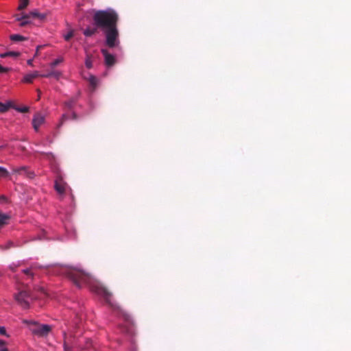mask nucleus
<instances>
[{"mask_svg":"<svg viewBox=\"0 0 351 351\" xmlns=\"http://www.w3.org/2000/svg\"><path fill=\"white\" fill-rule=\"evenodd\" d=\"M55 267L60 271V274L65 275L76 287L80 288L84 285H88L92 291L103 297L113 308L121 310L120 306L112 301V293L101 283L93 280L89 274L75 267Z\"/></svg>","mask_w":351,"mask_h":351,"instance_id":"f257e3e1","label":"nucleus"},{"mask_svg":"<svg viewBox=\"0 0 351 351\" xmlns=\"http://www.w3.org/2000/svg\"><path fill=\"white\" fill-rule=\"evenodd\" d=\"M94 24L101 28L106 37V45L109 48L119 45V32L117 28L119 14L111 8L95 11L93 16Z\"/></svg>","mask_w":351,"mask_h":351,"instance_id":"f03ea898","label":"nucleus"},{"mask_svg":"<svg viewBox=\"0 0 351 351\" xmlns=\"http://www.w3.org/2000/svg\"><path fill=\"white\" fill-rule=\"evenodd\" d=\"M14 298L18 304L25 309L29 307V302L33 299L31 293L27 290L19 292Z\"/></svg>","mask_w":351,"mask_h":351,"instance_id":"7ed1b4c3","label":"nucleus"},{"mask_svg":"<svg viewBox=\"0 0 351 351\" xmlns=\"http://www.w3.org/2000/svg\"><path fill=\"white\" fill-rule=\"evenodd\" d=\"M51 326L49 325L43 324L38 325L37 324L35 327H31L30 330L32 332L39 337H45L47 336L49 332L51 331Z\"/></svg>","mask_w":351,"mask_h":351,"instance_id":"20e7f679","label":"nucleus"},{"mask_svg":"<svg viewBox=\"0 0 351 351\" xmlns=\"http://www.w3.org/2000/svg\"><path fill=\"white\" fill-rule=\"evenodd\" d=\"M66 186H67V184L64 181L62 177L60 175L58 176L55 180V184H54V188H55L56 191L60 195H63L65 193Z\"/></svg>","mask_w":351,"mask_h":351,"instance_id":"39448f33","label":"nucleus"},{"mask_svg":"<svg viewBox=\"0 0 351 351\" xmlns=\"http://www.w3.org/2000/svg\"><path fill=\"white\" fill-rule=\"evenodd\" d=\"M101 52L104 57V62L107 66H112L115 64V57L110 53L106 49H101Z\"/></svg>","mask_w":351,"mask_h":351,"instance_id":"423d86ee","label":"nucleus"},{"mask_svg":"<svg viewBox=\"0 0 351 351\" xmlns=\"http://www.w3.org/2000/svg\"><path fill=\"white\" fill-rule=\"evenodd\" d=\"M45 117L40 113H37L35 114L33 120L32 124L34 130L37 132L38 130L39 127L44 123Z\"/></svg>","mask_w":351,"mask_h":351,"instance_id":"0eeeda50","label":"nucleus"},{"mask_svg":"<svg viewBox=\"0 0 351 351\" xmlns=\"http://www.w3.org/2000/svg\"><path fill=\"white\" fill-rule=\"evenodd\" d=\"M14 171L19 175L25 176L27 178L32 179L34 177V173L30 171L27 167H21L14 169Z\"/></svg>","mask_w":351,"mask_h":351,"instance_id":"6e6552de","label":"nucleus"},{"mask_svg":"<svg viewBox=\"0 0 351 351\" xmlns=\"http://www.w3.org/2000/svg\"><path fill=\"white\" fill-rule=\"evenodd\" d=\"M88 81L89 82L91 91L93 92L97 86L98 80L95 76L90 75V77L88 79Z\"/></svg>","mask_w":351,"mask_h":351,"instance_id":"1a4fd4ad","label":"nucleus"},{"mask_svg":"<svg viewBox=\"0 0 351 351\" xmlns=\"http://www.w3.org/2000/svg\"><path fill=\"white\" fill-rule=\"evenodd\" d=\"M21 55L20 52L18 51H8L0 54L1 58L7 57L18 58Z\"/></svg>","mask_w":351,"mask_h":351,"instance_id":"9d476101","label":"nucleus"},{"mask_svg":"<svg viewBox=\"0 0 351 351\" xmlns=\"http://www.w3.org/2000/svg\"><path fill=\"white\" fill-rule=\"evenodd\" d=\"M97 26L95 27H87L83 33L86 36H91L97 33Z\"/></svg>","mask_w":351,"mask_h":351,"instance_id":"9b49d317","label":"nucleus"},{"mask_svg":"<svg viewBox=\"0 0 351 351\" xmlns=\"http://www.w3.org/2000/svg\"><path fill=\"white\" fill-rule=\"evenodd\" d=\"M60 76H61V73L58 71H52L46 74H43L41 75V77H54L56 79H58Z\"/></svg>","mask_w":351,"mask_h":351,"instance_id":"f8f14e48","label":"nucleus"},{"mask_svg":"<svg viewBox=\"0 0 351 351\" xmlns=\"http://www.w3.org/2000/svg\"><path fill=\"white\" fill-rule=\"evenodd\" d=\"M29 16H32V17H34V18H38L41 20H43L46 18L47 16V14H45V13H39L38 11L36 10H34V11H32L29 12Z\"/></svg>","mask_w":351,"mask_h":351,"instance_id":"ddd939ff","label":"nucleus"},{"mask_svg":"<svg viewBox=\"0 0 351 351\" xmlns=\"http://www.w3.org/2000/svg\"><path fill=\"white\" fill-rule=\"evenodd\" d=\"M29 17L30 16H29V14H25L21 18L18 19V20L21 21L20 26L21 27H25V25L29 24L30 23L29 21H28V19Z\"/></svg>","mask_w":351,"mask_h":351,"instance_id":"4468645a","label":"nucleus"},{"mask_svg":"<svg viewBox=\"0 0 351 351\" xmlns=\"http://www.w3.org/2000/svg\"><path fill=\"white\" fill-rule=\"evenodd\" d=\"M10 38L11 40L14 41V42L24 41L27 39L26 37H24L19 34H12L10 36Z\"/></svg>","mask_w":351,"mask_h":351,"instance_id":"2eb2a0df","label":"nucleus"},{"mask_svg":"<svg viewBox=\"0 0 351 351\" xmlns=\"http://www.w3.org/2000/svg\"><path fill=\"white\" fill-rule=\"evenodd\" d=\"M9 216L5 214H0V228L6 224L7 221L9 219Z\"/></svg>","mask_w":351,"mask_h":351,"instance_id":"dca6fc26","label":"nucleus"},{"mask_svg":"<svg viewBox=\"0 0 351 351\" xmlns=\"http://www.w3.org/2000/svg\"><path fill=\"white\" fill-rule=\"evenodd\" d=\"M11 107L10 104H3L0 102V112H5Z\"/></svg>","mask_w":351,"mask_h":351,"instance_id":"f3484780","label":"nucleus"},{"mask_svg":"<svg viewBox=\"0 0 351 351\" xmlns=\"http://www.w3.org/2000/svg\"><path fill=\"white\" fill-rule=\"evenodd\" d=\"M86 66L88 69H91L93 67V60L92 56L90 55H87L85 60Z\"/></svg>","mask_w":351,"mask_h":351,"instance_id":"a211bd4d","label":"nucleus"},{"mask_svg":"<svg viewBox=\"0 0 351 351\" xmlns=\"http://www.w3.org/2000/svg\"><path fill=\"white\" fill-rule=\"evenodd\" d=\"M34 80V77L32 73L27 74L24 76L23 82L25 83H32Z\"/></svg>","mask_w":351,"mask_h":351,"instance_id":"6ab92c4d","label":"nucleus"},{"mask_svg":"<svg viewBox=\"0 0 351 351\" xmlns=\"http://www.w3.org/2000/svg\"><path fill=\"white\" fill-rule=\"evenodd\" d=\"M9 175L8 170L2 167H0V178H6Z\"/></svg>","mask_w":351,"mask_h":351,"instance_id":"aec40b11","label":"nucleus"},{"mask_svg":"<svg viewBox=\"0 0 351 351\" xmlns=\"http://www.w3.org/2000/svg\"><path fill=\"white\" fill-rule=\"evenodd\" d=\"M62 62H63L62 58H57L50 64V66L53 69Z\"/></svg>","mask_w":351,"mask_h":351,"instance_id":"412c9836","label":"nucleus"},{"mask_svg":"<svg viewBox=\"0 0 351 351\" xmlns=\"http://www.w3.org/2000/svg\"><path fill=\"white\" fill-rule=\"evenodd\" d=\"M41 154L45 155L46 158L50 161L55 160V156L51 152H49V153L42 152Z\"/></svg>","mask_w":351,"mask_h":351,"instance_id":"4be33fe9","label":"nucleus"},{"mask_svg":"<svg viewBox=\"0 0 351 351\" xmlns=\"http://www.w3.org/2000/svg\"><path fill=\"white\" fill-rule=\"evenodd\" d=\"M28 4V0H23L21 1L20 5H19V10L25 9Z\"/></svg>","mask_w":351,"mask_h":351,"instance_id":"5701e85b","label":"nucleus"},{"mask_svg":"<svg viewBox=\"0 0 351 351\" xmlns=\"http://www.w3.org/2000/svg\"><path fill=\"white\" fill-rule=\"evenodd\" d=\"M74 36V32H73V30H71L68 32V34H66V35H64V38L66 40H69L73 36Z\"/></svg>","mask_w":351,"mask_h":351,"instance_id":"b1692460","label":"nucleus"},{"mask_svg":"<svg viewBox=\"0 0 351 351\" xmlns=\"http://www.w3.org/2000/svg\"><path fill=\"white\" fill-rule=\"evenodd\" d=\"M23 323H25L27 325H29L30 328L35 327V326L37 325L36 322H35L34 321H32V320H24Z\"/></svg>","mask_w":351,"mask_h":351,"instance_id":"393cba45","label":"nucleus"},{"mask_svg":"<svg viewBox=\"0 0 351 351\" xmlns=\"http://www.w3.org/2000/svg\"><path fill=\"white\" fill-rule=\"evenodd\" d=\"M0 334L8 337H10L9 335H8L4 326H0Z\"/></svg>","mask_w":351,"mask_h":351,"instance_id":"a878e982","label":"nucleus"},{"mask_svg":"<svg viewBox=\"0 0 351 351\" xmlns=\"http://www.w3.org/2000/svg\"><path fill=\"white\" fill-rule=\"evenodd\" d=\"M23 272L25 274H26V275H27V276H30L32 278H33V276H34V274L32 272L31 269H24V270H23Z\"/></svg>","mask_w":351,"mask_h":351,"instance_id":"bb28decb","label":"nucleus"},{"mask_svg":"<svg viewBox=\"0 0 351 351\" xmlns=\"http://www.w3.org/2000/svg\"><path fill=\"white\" fill-rule=\"evenodd\" d=\"M10 70V68L8 67H3L0 64V73H7Z\"/></svg>","mask_w":351,"mask_h":351,"instance_id":"cd10ccee","label":"nucleus"},{"mask_svg":"<svg viewBox=\"0 0 351 351\" xmlns=\"http://www.w3.org/2000/svg\"><path fill=\"white\" fill-rule=\"evenodd\" d=\"M73 104H74V101L73 100L69 101L65 103L66 106L69 109L73 108Z\"/></svg>","mask_w":351,"mask_h":351,"instance_id":"c85d7f7f","label":"nucleus"},{"mask_svg":"<svg viewBox=\"0 0 351 351\" xmlns=\"http://www.w3.org/2000/svg\"><path fill=\"white\" fill-rule=\"evenodd\" d=\"M63 347H64V351H72V348L67 345V343L65 341L64 342Z\"/></svg>","mask_w":351,"mask_h":351,"instance_id":"c756f323","label":"nucleus"},{"mask_svg":"<svg viewBox=\"0 0 351 351\" xmlns=\"http://www.w3.org/2000/svg\"><path fill=\"white\" fill-rule=\"evenodd\" d=\"M68 119V116L66 114H63L61 118L60 124L62 125L64 121H66Z\"/></svg>","mask_w":351,"mask_h":351,"instance_id":"7c9ffc66","label":"nucleus"},{"mask_svg":"<svg viewBox=\"0 0 351 351\" xmlns=\"http://www.w3.org/2000/svg\"><path fill=\"white\" fill-rule=\"evenodd\" d=\"M86 343H87V345H86L85 347H80V349H82V350L88 348V347H89V346H90V344H91V341H90V340H87Z\"/></svg>","mask_w":351,"mask_h":351,"instance_id":"2f4dec72","label":"nucleus"},{"mask_svg":"<svg viewBox=\"0 0 351 351\" xmlns=\"http://www.w3.org/2000/svg\"><path fill=\"white\" fill-rule=\"evenodd\" d=\"M32 75L34 77V79L42 75H39L38 71H34L33 73H32Z\"/></svg>","mask_w":351,"mask_h":351,"instance_id":"473e14b6","label":"nucleus"},{"mask_svg":"<svg viewBox=\"0 0 351 351\" xmlns=\"http://www.w3.org/2000/svg\"><path fill=\"white\" fill-rule=\"evenodd\" d=\"M42 48H43V46H41V45H39V46H38V47H36V53H35V55H34V57H36V56H37L38 55L39 50H40V49H42Z\"/></svg>","mask_w":351,"mask_h":351,"instance_id":"72a5a7b5","label":"nucleus"},{"mask_svg":"<svg viewBox=\"0 0 351 351\" xmlns=\"http://www.w3.org/2000/svg\"><path fill=\"white\" fill-rule=\"evenodd\" d=\"M10 267V269L12 271H16V267H17V265H14V264H13V265H10V267Z\"/></svg>","mask_w":351,"mask_h":351,"instance_id":"f704fd0d","label":"nucleus"},{"mask_svg":"<svg viewBox=\"0 0 351 351\" xmlns=\"http://www.w3.org/2000/svg\"><path fill=\"white\" fill-rule=\"evenodd\" d=\"M19 110L21 112H28L29 109L27 107H24L23 108L19 109Z\"/></svg>","mask_w":351,"mask_h":351,"instance_id":"c9c22d12","label":"nucleus"},{"mask_svg":"<svg viewBox=\"0 0 351 351\" xmlns=\"http://www.w3.org/2000/svg\"><path fill=\"white\" fill-rule=\"evenodd\" d=\"M27 63L28 65H29L31 66H33V60L32 59L28 60Z\"/></svg>","mask_w":351,"mask_h":351,"instance_id":"e433bc0d","label":"nucleus"},{"mask_svg":"<svg viewBox=\"0 0 351 351\" xmlns=\"http://www.w3.org/2000/svg\"><path fill=\"white\" fill-rule=\"evenodd\" d=\"M6 344L5 341L2 340V339H0V347H3V346H5Z\"/></svg>","mask_w":351,"mask_h":351,"instance_id":"4c0bfd02","label":"nucleus"},{"mask_svg":"<svg viewBox=\"0 0 351 351\" xmlns=\"http://www.w3.org/2000/svg\"><path fill=\"white\" fill-rule=\"evenodd\" d=\"M72 119H75V120L77 119V116L75 112H73V114H72Z\"/></svg>","mask_w":351,"mask_h":351,"instance_id":"58836bf2","label":"nucleus"},{"mask_svg":"<svg viewBox=\"0 0 351 351\" xmlns=\"http://www.w3.org/2000/svg\"><path fill=\"white\" fill-rule=\"evenodd\" d=\"M123 315L124 316V317H125V319H127V320L128 319V318H129V315H128V314H126V313H123Z\"/></svg>","mask_w":351,"mask_h":351,"instance_id":"ea45409f","label":"nucleus"},{"mask_svg":"<svg viewBox=\"0 0 351 351\" xmlns=\"http://www.w3.org/2000/svg\"><path fill=\"white\" fill-rule=\"evenodd\" d=\"M0 199L1 200H6L7 198L5 196L2 195V196L0 197Z\"/></svg>","mask_w":351,"mask_h":351,"instance_id":"a19ab883","label":"nucleus"},{"mask_svg":"<svg viewBox=\"0 0 351 351\" xmlns=\"http://www.w3.org/2000/svg\"><path fill=\"white\" fill-rule=\"evenodd\" d=\"M0 351H8V349L6 348H2L0 349Z\"/></svg>","mask_w":351,"mask_h":351,"instance_id":"79ce46f5","label":"nucleus"},{"mask_svg":"<svg viewBox=\"0 0 351 351\" xmlns=\"http://www.w3.org/2000/svg\"><path fill=\"white\" fill-rule=\"evenodd\" d=\"M5 145H0V149H1L2 148L5 147Z\"/></svg>","mask_w":351,"mask_h":351,"instance_id":"37998d69","label":"nucleus"}]
</instances>
